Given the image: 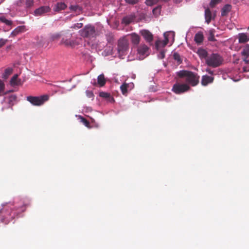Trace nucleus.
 I'll list each match as a JSON object with an SVG mask.
<instances>
[{
  "label": "nucleus",
  "instance_id": "e433bc0d",
  "mask_svg": "<svg viewBox=\"0 0 249 249\" xmlns=\"http://www.w3.org/2000/svg\"><path fill=\"white\" fill-rule=\"evenodd\" d=\"M83 26V24L82 23H77L76 24H74L73 26L71 27V28H74V29H80Z\"/></svg>",
  "mask_w": 249,
  "mask_h": 249
},
{
  "label": "nucleus",
  "instance_id": "0eeeda50",
  "mask_svg": "<svg viewBox=\"0 0 249 249\" xmlns=\"http://www.w3.org/2000/svg\"><path fill=\"white\" fill-rule=\"evenodd\" d=\"M190 89V87L185 84H175L172 88V91L176 94H179L183 93Z\"/></svg>",
  "mask_w": 249,
  "mask_h": 249
},
{
  "label": "nucleus",
  "instance_id": "c756f323",
  "mask_svg": "<svg viewBox=\"0 0 249 249\" xmlns=\"http://www.w3.org/2000/svg\"><path fill=\"white\" fill-rule=\"evenodd\" d=\"M4 88L5 86L3 82L0 80V96L6 94L4 93Z\"/></svg>",
  "mask_w": 249,
  "mask_h": 249
},
{
  "label": "nucleus",
  "instance_id": "4c0bfd02",
  "mask_svg": "<svg viewBox=\"0 0 249 249\" xmlns=\"http://www.w3.org/2000/svg\"><path fill=\"white\" fill-rule=\"evenodd\" d=\"M33 5V0H26V5L27 7H30Z\"/></svg>",
  "mask_w": 249,
  "mask_h": 249
},
{
  "label": "nucleus",
  "instance_id": "39448f33",
  "mask_svg": "<svg viewBox=\"0 0 249 249\" xmlns=\"http://www.w3.org/2000/svg\"><path fill=\"white\" fill-rule=\"evenodd\" d=\"M129 49V42L128 39L125 37L120 38L118 41L117 51L119 56L125 55Z\"/></svg>",
  "mask_w": 249,
  "mask_h": 249
},
{
  "label": "nucleus",
  "instance_id": "09e8293b",
  "mask_svg": "<svg viewBox=\"0 0 249 249\" xmlns=\"http://www.w3.org/2000/svg\"><path fill=\"white\" fill-rule=\"evenodd\" d=\"M244 71H246V70L245 69V68H244Z\"/></svg>",
  "mask_w": 249,
  "mask_h": 249
},
{
  "label": "nucleus",
  "instance_id": "a18cd8bd",
  "mask_svg": "<svg viewBox=\"0 0 249 249\" xmlns=\"http://www.w3.org/2000/svg\"><path fill=\"white\" fill-rule=\"evenodd\" d=\"M182 0H174L175 2L176 3H179Z\"/></svg>",
  "mask_w": 249,
  "mask_h": 249
},
{
  "label": "nucleus",
  "instance_id": "473e14b6",
  "mask_svg": "<svg viewBox=\"0 0 249 249\" xmlns=\"http://www.w3.org/2000/svg\"><path fill=\"white\" fill-rule=\"evenodd\" d=\"M99 96L101 97L104 98H109L110 95L109 93L102 91L99 93Z\"/></svg>",
  "mask_w": 249,
  "mask_h": 249
},
{
  "label": "nucleus",
  "instance_id": "cd10ccee",
  "mask_svg": "<svg viewBox=\"0 0 249 249\" xmlns=\"http://www.w3.org/2000/svg\"><path fill=\"white\" fill-rule=\"evenodd\" d=\"M80 119H81V122L83 123V124L87 127L90 128L91 126L90 125V124L89 121H88L85 118L80 116Z\"/></svg>",
  "mask_w": 249,
  "mask_h": 249
},
{
  "label": "nucleus",
  "instance_id": "bb28decb",
  "mask_svg": "<svg viewBox=\"0 0 249 249\" xmlns=\"http://www.w3.org/2000/svg\"><path fill=\"white\" fill-rule=\"evenodd\" d=\"M128 86V85L126 83H124L121 86L120 89L123 95H125L127 93Z\"/></svg>",
  "mask_w": 249,
  "mask_h": 249
},
{
  "label": "nucleus",
  "instance_id": "f704fd0d",
  "mask_svg": "<svg viewBox=\"0 0 249 249\" xmlns=\"http://www.w3.org/2000/svg\"><path fill=\"white\" fill-rule=\"evenodd\" d=\"M60 34L58 33L53 34L51 36V40L53 41L55 39H58L60 37Z\"/></svg>",
  "mask_w": 249,
  "mask_h": 249
},
{
  "label": "nucleus",
  "instance_id": "5701e85b",
  "mask_svg": "<svg viewBox=\"0 0 249 249\" xmlns=\"http://www.w3.org/2000/svg\"><path fill=\"white\" fill-rule=\"evenodd\" d=\"M97 82L100 87H103L105 85L106 81L103 74H100L98 76Z\"/></svg>",
  "mask_w": 249,
  "mask_h": 249
},
{
  "label": "nucleus",
  "instance_id": "a211bd4d",
  "mask_svg": "<svg viewBox=\"0 0 249 249\" xmlns=\"http://www.w3.org/2000/svg\"><path fill=\"white\" fill-rule=\"evenodd\" d=\"M213 80V77L207 75H203L202 77L201 84L203 86H207L208 84L212 83Z\"/></svg>",
  "mask_w": 249,
  "mask_h": 249
},
{
  "label": "nucleus",
  "instance_id": "ddd939ff",
  "mask_svg": "<svg viewBox=\"0 0 249 249\" xmlns=\"http://www.w3.org/2000/svg\"><path fill=\"white\" fill-rule=\"evenodd\" d=\"M243 60L246 63H249V45H246L242 52Z\"/></svg>",
  "mask_w": 249,
  "mask_h": 249
},
{
  "label": "nucleus",
  "instance_id": "a19ab883",
  "mask_svg": "<svg viewBox=\"0 0 249 249\" xmlns=\"http://www.w3.org/2000/svg\"><path fill=\"white\" fill-rule=\"evenodd\" d=\"M123 22L126 24H128L130 22V20H129L128 18L125 17L123 18Z\"/></svg>",
  "mask_w": 249,
  "mask_h": 249
},
{
  "label": "nucleus",
  "instance_id": "c03bdc74",
  "mask_svg": "<svg viewBox=\"0 0 249 249\" xmlns=\"http://www.w3.org/2000/svg\"><path fill=\"white\" fill-rule=\"evenodd\" d=\"M160 56L161 58H163L165 57V53L164 52H161L160 53Z\"/></svg>",
  "mask_w": 249,
  "mask_h": 249
},
{
  "label": "nucleus",
  "instance_id": "6ab92c4d",
  "mask_svg": "<svg viewBox=\"0 0 249 249\" xmlns=\"http://www.w3.org/2000/svg\"><path fill=\"white\" fill-rule=\"evenodd\" d=\"M197 53L199 55L200 59H205V60H207V58L209 55L207 51L203 49H198Z\"/></svg>",
  "mask_w": 249,
  "mask_h": 249
},
{
  "label": "nucleus",
  "instance_id": "37998d69",
  "mask_svg": "<svg viewBox=\"0 0 249 249\" xmlns=\"http://www.w3.org/2000/svg\"><path fill=\"white\" fill-rule=\"evenodd\" d=\"M206 71L209 74H213V71L209 68L207 69Z\"/></svg>",
  "mask_w": 249,
  "mask_h": 249
},
{
  "label": "nucleus",
  "instance_id": "c85d7f7f",
  "mask_svg": "<svg viewBox=\"0 0 249 249\" xmlns=\"http://www.w3.org/2000/svg\"><path fill=\"white\" fill-rule=\"evenodd\" d=\"M13 71V70L11 68H7L4 71V73L3 74V77L4 78H6L8 77L12 73Z\"/></svg>",
  "mask_w": 249,
  "mask_h": 249
},
{
  "label": "nucleus",
  "instance_id": "dca6fc26",
  "mask_svg": "<svg viewBox=\"0 0 249 249\" xmlns=\"http://www.w3.org/2000/svg\"><path fill=\"white\" fill-rule=\"evenodd\" d=\"M50 11L49 6H41L35 11L36 16H40Z\"/></svg>",
  "mask_w": 249,
  "mask_h": 249
},
{
  "label": "nucleus",
  "instance_id": "de8ad7c7",
  "mask_svg": "<svg viewBox=\"0 0 249 249\" xmlns=\"http://www.w3.org/2000/svg\"><path fill=\"white\" fill-rule=\"evenodd\" d=\"M5 0H0V3L3 2Z\"/></svg>",
  "mask_w": 249,
  "mask_h": 249
},
{
  "label": "nucleus",
  "instance_id": "b1692460",
  "mask_svg": "<svg viewBox=\"0 0 249 249\" xmlns=\"http://www.w3.org/2000/svg\"><path fill=\"white\" fill-rule=\"evenodd\" d=\"M173 58L177 61L178 65L180 64L182 62V59H181L180 55L177 52H175L173 54Z\"/></svg>",
  "mask_w": 249,
  "mask_h": 249
},
{
  "label": "nucleus",
  "instance_id": "f257e3e1",
  "mask_svg": "<svg viewBox=\"0 0 249 249\" xmlns=\"http://www.w3.org/2000/svg\"><path fill=\"white\" fill-rule=\"evenodd\" d=\"M177 75L180 78L185 77L186 82L192 86H196L199 83V76L191 71H180L177 73Z\"/></svg>",
  "mask_w": 249,
  "mask_h": 249
},
{
  "label": "nucleus",
  "instance_id": "2f4dec72",
  "mask_svg": "<svg viewBox=\"0 0 249 249\" xmlns=\"http://www.w3.org/2000/svg\"><path fill=\"white\" fill-rule=\"evenodd\" d=\"M106 36L107 40V42L108 43H111L113 41V36L112 34H111V33L107 34L106 35Z\"/></svg>",
  "mask_w": 249,
  "mask_h": 249
},
{
  "label": "nucleus",
  "instance_id": "49530a36",
  "mask_svg": "<svg viewBox=\"0 0 249 249\" xmlns=\"http://www.w3.org/2000/svg\"><path fill=\"white\" fill-rule=\"evenodd\" d=\"M158 8H154L153 10V12H154L156 10H158Z\"/></svg>",
  "mask_w": 249,
  "mask_h": 249
},
{
  "label": "nucleus",
  "instance_id": "aec40b11",
  "mask_svg": "<svg viewBox=\"0 0 249 249\" xmlns=\"http://www.w3.org/2000/svg\"><path fill=\"white\" fill-rule=\"evenodd\" d=\"M231 9V5L229 4L225 5L221 9V16H227Z\"/></svg>",
  "mask_w": 249,
  "mask_h": 249
},
{
  "label": "nucleus",
  "instance_id": "9d476101",
  "mask_svg": "<svg viewBox=\"0 0 249 249\" xmlns=\"http://www.w3.org/2000/svg\"><path fill=\"white\" fill-rule=\"evenodd\" d=\"M140 34L146 42L151 45L154 38L153 34L148 30H142L140 31Z\"/></svg>",
  "mask_w": 249,
  "mask_h": 249
},
{
  "label": "nucleus",
  "instance_id": "f8f14e48",
  "mask_svg": "<svg viewBox=\"0 0 249 249\" xmlns=\"http://www.w3.org/2000/svg\"><path fill=\"white\" fill-rule=\"evenodd\" d=\"M4 99L8 104L9 107L12 108L16 102L17 97L15 94H12L8 97H4Z\"/></svg>",
  "mask_w": 249,
  "mask_h": 249
},
{
  "label": "nucleus",
  "instance_id": "c9c22d12",
  "mask_svg": "<svg viewBox=\"0 0 249 249\" xmlns=\"http://www.w3.org/2000/svg\"><path fill=\"white\" fill-rule=\"evenodd\" d=\"M7 42L8 40L6 39L0 38V48L3 46Z\"/></svg>",
  "mask_w": 249,
  "mask_h": 249
},
{
  "label": "nucleus",
  "instance_id": "79ce46f5",
  "mask_svg": "<svg viewBox=\"0 0 249 249\" xmlns=\"http://www.w3.org/2000/svg\"><path fill=\"white\" fill-rule=\"evenodd\" d=\"M78 8V6L77 5H71L70 7L71 9L73 10V11H76Z\"/></svg>",
  "mask_w": 249,
  "mask_h": 249
},
{
  "label": "nucleus",
  "instance_id": "7c9ffc66",
  "mask_svg": "<svg viewBox=\"0 0 249 249\" xmlns=\"http://www.w3.org/2000/svg\"><path fill=\"white\" fill-rule=\"evenodd\" d=\"M56 7L58 10H62L66 8V5L63 2H60L57 4Z\"/></svg>",
  "mask_w": 249,
  "mask_h": 249
},
{
  "label": "nucleus",
  "instance_id": "423d86ee",
  "mask_svg": "<svg viewBox=\"0 0 249 249\" xmlns=\"http://www.w3.org/2000/svg\"><path fill=\"white\" fill-rule=\"evenodd\" d=\"M137 49V54L141 59H143L148 55L149 48L144 43H142L135 47Z\"/></svg>",
  "mask_w": 249,
  "mask_h": 249
},
{
  "label": "nucleus",
  "instance_id": "a878e982",
  "mask_svg": "<svg viewBox=\"0 0 249 249\" xmlns=\"http://www.w3.org/2000/svg\"><path fill=\"white\" fill-rule=\"evenodd\" d=\"M0 21L1 22L5 23L7 25L10 26L12 24L13 22L12 20L7 19L5 17L1 16L0 17Z\"/></svg>",
  "mask_w": 249,
  "mask_h": 249
},
{
  "label": "nucleus",
  "instance_id": "1a4fd4ad",
  "mask_svg": "<svg viewBox=\"0 0 249 249\" xmlns=\"http://www.w3.org/2000/svg\"><path fill=\"white\" fill-rule=\"evenodd\" d=\"M171 32H166L164 34V39L163 40H158L155 42V47L157 49L160 47H164L168 43L169 39L168 36L171 34Z\"/></svg>",
  "mask_w": 249,
  "mask_h": 249
},
{
  "label": "nucleus",
  "instance_id": "f03ea898",
  "mask_svg": "<svg viewBox=\"0 0 249 249\" xmlns=\"http://www.w3.org/2000/svg\"><path fill=\"white\" fill-rule=\"evenodd\" d=\"M222 57L217 53H212L209 54L206 60V64L209 67L216 68L220 66L223 63Z\"/></svg>",
  "mask_w": 249,
  "mask_h": 249
},
{
  "label": "nucleus",
  "instance_id": "6e6552de",
  "mask_svg": "<svg viewBox=\"0 0 249 249\" xmlns=\"http://www.w3.org/2000/svg\"><path fill=\"white\" fill-rule=\"evenodd\" d=\"M130 37V42L132 48L135 49V47L140 45L141 41V36L135 33H132L128 35Z\"/></svg>",
  "mask_w": 249,
  "mask_h": 249
},
{
  "label": "nucleus",
  "instance_id": "f3484780",
  "mask_svg": "<svg viewBox=\"0 0 249 249\" xmlns=\"http://www.w3.org/2000/svg\"><path fill=\"white\" fill-rule=\"evenodd\" d=\"M204 40L203 34L201 31L197 32L195 36L194 40L197 44H200Z\"/></svg>",
  "mask_w": 249,
  "mask_h": 249
},
{
  "label": "nucleus",
  "instance_id": "20e7f679",
  "mask_svg": "<svg viewBox=\"0 0 249 249\" xmlns=\"http://www.w3.org/2000/svg\"><path fill=\"white\" fill-rule=\"evenodd\" d=\"M79 33L82 37L88 38L95 37L97 34L95 27L90 24L86 25Z\"/></svg>",
  "mask_w": 249,
  "mask_h": 249
},
{
  "label": "nucleus",
  "instance_id": "4468645a",
  "mask_svg": "<svg viewBox=\"0 0 249 249\" xmlns=\"http://www.w3.org/2000/svg\"><path fill=\"white\" fill-rule=\"evenodd\" d=\"M26 31V27L24 25L19 26L15 29L11 33V36H16L20 33L25 32Z\"/></svg>",
  "mask_w": 249,
  "mask_h": 249
},
{
  "label": "nucleus",
  "instance_id": "4be33fe9",
  "mask_svg": "<svg viewBox=\"0 0 249 249\" xmlns=\"http://www.w3.org/2000/svg\"><path fill=\"white\" fill-rule=\"evenodd\" d=\"M18 75L17 74L14 75L10 80V84L12 86H18L21 84L20 80L18 79Z\"/></svg>",
  "mask_w": 249,
  "mask_h": 249
},
{
  "label": "nucleus",
  "instance_id": "7ed1b4c3",
  "mask_svg": "<svg viewBox=\"0 0 249 249\" xmlns=\"http://www.w3.org/2000/svg\"><path fill=\"white\" fill-rule=\"evenodd\" d=\"M48 94H44L39 96H29L27 97V101L35 106H41L49 100Z\"/></svg>",
  "mask_w": 249,
  "mask_h": 249
},
{
  "label": "nucleus",
  "instance_id": "393cba45",
  "mask_svg": "<svg viewBox=\"0 0 249 249\" xmlns=\"http://www.w3.org/2000/svg\"><path fill=\"white\" fill-rule=\"evenodd\" d=\"M215 30L214 29H211L209 31V35L208 37V40L211 41H215L216 39L214 37Z\"/></svg>",
  "mask_w": 249,
  "mask_h": 249
},
{
  "label": "nucleus",
  "instance_id": "ea45409f",
  "mask_svg": "<svg viewBox=\"0 0 249 249\" xmlns=\"http://www.w3.org/2000/svg\"><path fill=\"white\" fill-rule=\"evenodd\" d=\"M139 0H125V1L129 4H134L138 2Z\"/></svg>",
  "mask_w": 249,
  "mask_h": 249
},
{
  "label": "nucleus",
  "instance_id": "2eb2a0df",
  "mask_svg": "<svg viewBox=\"0 0 249 249\" xmlns=\"http://www.w3.org/2000/svg\"><path fill=\"white\" fill-rule=\"evenodd\" d=\"M215 18V14H212L209 8H207L205 11V18L207 24H209L211 20Z\"/></svg>",
  "mask_w": 249,
  "mask_h": 249
},
{
  "label": "nucleus",
  "instance_id": "72a5a7b5",
  "mask_svg": "<svg viewBox=\"0 0 249 249\" xmlns=\"http://www.w3.org/2000/svg\"><path fill=\"white\" fill-rule=\"evenodd\" d=\"M221 0H211L210 5L211 7H214L216 4L220 3Z\"/></svg>",
  "mask_w": 249,
  "mask_h": 249
},
{
  "label": "nucleus",
  "instance_id": "58836bf2",
  "mask_svg": "<svg viewBox=\"0 0 249 249\" xmlns=\"http://www.w3.org/2000/svg\"><path fill=\"white\" fill-rule=\"evenodd\" d=\"M86 95L89 98H93L94 94L92 91L89 90H86Z\"/></svg>",
  "mask_w": 249,
  "mask_h": 249
},
{
  "label": "nucleus",
  "instance_id": "9b49d317",
  "mask_svg": "<svg viewBox=\"0 0 249 249\" xmlns=\"http://www.w3.org/2000/svg\"><path fill=\"white\" fill-rule=\"evenodd\" d=\"M61 43L67 47H74L76 45H78V43L75 40L71 39V38H63Z\"/></svg>",
  "mask_w": 249,
  "mask_h": 249
},
{
  "label": "nucleus",
  "instance_id": "412c9836",
  "mask_svg": "<svg viewBox=\"0 0 249 249\" xmlns=\"http://www.w3.org/2000/svg\"><path fill=\"white\" fill-rule=\"evenodd\" d=\"M238 39L239 43H246L249 40V37L246 34L241 33L238 35Z\"/></svg>",
  "mask_w": 249,
  "mask_h": 249
}]
</instances>
